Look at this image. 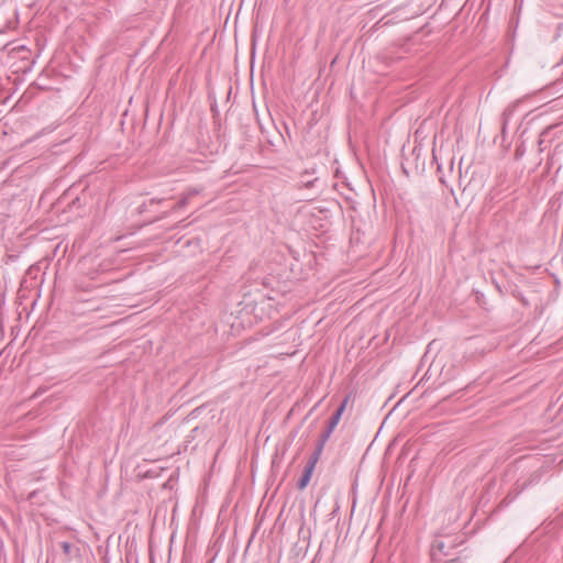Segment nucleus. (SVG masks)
Here are the masks:
<instances>
[{"label": "nucleus", "instance_id": "1", "mask_svg": "<svg viewBox=\"0 0 563 563\" xmlns=\"http://www.w3.org/2000/svg\"><path fill=\"white\" fill-rule=\"evenodd\" d=\"M464 534H437L430 547L431 563H462L465 552Z\"/></svg>", "mask_w": 563, "mask_h": 563}, {"label": "nucleus", "instance_id": "2", "mask_svg": "<svg viewBox=\"0 0 563 563\" xmlns=\"http://www.w3.org/2000/svg\"><path fill=\"white\" fill-rule=\"evenodd\" d=\"M349 400H350V396H346L343 399V401L340 404V406L336 408V410L333 412V415L331 416V418L328 421L325 429L321 432V434L317 441L314 450H319L321 453L323 452L324 445H325L327 441L330 439V437H331L332 432L334 431V429L336 428V426L339 424Z\"/></svg>", "mask_w": 563, "mask_h": 563}, {"label": "nucleus", "instance_id": "3", "mask_svg": "<svg viewBox=\"0 0 563 563\" xmlns=\"http://www.w3.org/2000/svg\"><path fill=\"white\" fill-rule=\"evenodd\" d=\"M321 454L322 453L319 450H313V452L309 456L308 462L305 465L303 472H302L300 478L298 479V483H297L298 489L303 490L308 486V484L312 477L313 471L316 468V465L321 457Z\"/></svg>", "mask_w": 563, "mask_h": 563}, {"label": "nucleus", "instance_id": "4", "mask_svg": "<svg viewBox=\"0 0 563 563\" xmlns=\"http://www.w3.org/2000/svg\"><path fill=\"white\" fill-rule=\"evenodd\" d=\"M59 547L67 560L79 555V548L70 542L63 541L59 543Z\"/></svg>", "mask_w": 563, "mask_h": 563}, {"label": "nucleus", "instance_id": "5", "mask_svg": "<svg viewBox=\"0 0 563 563\" xmlns=\"http://www.w3.org/2000/svg\"><path fill=\"white\" fill-rule=\"evenodd\" d=\"M518 106V102H514L511 104H509L501 113V132L503 134L506 132V128L508 125V122L511 118V115L514 114V112L516 111V108Z\"/></svg>", "mask_w": 563, "mask_h": 563}, {"label": "nucleus", "instance_id": "6", "mask_svg": "<svg viewBox=\"0 0 563 563\" xmlns=\"http://www.w3.org/2000/svg\"><path fill=\"white\" fill-rule=\"evenodd\" d=\"M189 197H190V194H188V195L184 196L181 199H179V201H178V202H176V203L174 205V207L172 208V210H173V211H176V210H178V209L185 208V207L187 206V203H188V199H189Z\"/></svg>", "mask_w": 563, "mask_h": 563}, {"label": "nucleus", "instance_id": "7", "mask_svg": "<svg viewBox=\"0 0 563 563\" xmlns=\"http://www.w3.org/2000/svg\"><path fill=\"white\" fill-rule=\"evenodd\" d=\"M316 180H317V178H316L314 180H307V181H305V186H306L307 188H311V187L313 186V184H314V181H316Z\"/></svg>", "mask_w": 563, "mask_h": 563}, {"label": "nucleus", "instance_id": "8", "mask_svg": "<svg viewBox=\"0 0 563 563\" xmlns=\"http://www.w3.org/2000/svg\"><path fill=\"white\" fill-rule=\"evenodd\" d=\"M162 201H164V199H155V198H153V199L150 200V205L159 203Z\"/></svg>", "mask_w": 563, "mask_h": 563}]
</instances>
